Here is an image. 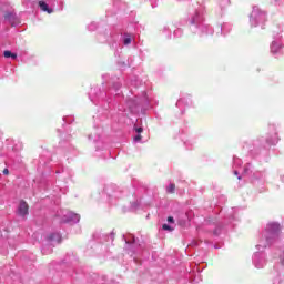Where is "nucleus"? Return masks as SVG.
Wrapping results in <instances>:
<instances>
[{
  "label": "nucleus",
  "instance_id": "obj_1",
  "mask_svg": "<svg viewBox=\"0 0 284 284\" xmlns=\"http://www.w3.org/2000/svg\"><path fill=\"white\" fill-rule=\"evenodd\" d=\"M280 232H281V225L278 223H268L264 232V236L266 239V245H272V242L278 239Z\"/></svg>",
  "mask_w": 284,
  "mask_h": 284
},
{
  "label": "nucleus",
  "instance_id": "obj_2",
  "mask_svg": "<svg viewBox=\"0 0 284 284\" xmlns=\"http://www.w3.org/2000/svg\"><path fill=\"white\" fill-rule=\"evenodd\" d=\"M266 19H267V16L265 14V12L261 11L258 7L253 8V11L250 18V22L252 26L256 27L258 26V23H265Z\"/></svg>",
  "mask_w": 284,
  "mask_h": 284
},
{
  "label": "nucleus",
  "instance_id": "obj_3",
  "mask_svg": "<svg viewBox=\"0 0 284 284\" xmlns=\"http://www.w3.org/2000/svg\"><path fill=\"white\" fill-rule=\"evenodd\" d=\"M39 8L42 10V12H48V14H52L54 12V0H40L39 1Z\"/></svg>",
  "mask_w": 284,
  "mask_h": 284
},
{
  "label": "nucleus",
  "instance_id": "obj_4",
  "mask_svg": "<svg viewBox=\"0 0 284 284\" xmlns=\"http://www.w3.org/2000/svg\"><path fill=\"white\" fill-rule=\"evenodd\" d=\"M28 203H26L24 201H21L19 206H18V214L19 216H28Z\"/></svg>",
  "mask_w": 284,
  "mask_h": 284
},
{
  "label": "nucleus",
  "instance_id": "obj_5",
  "mask_svg": "<svg viewBox=\"0 0 284 284\" xmlns=\"http://www.w3.org/2000/svg\"><path fill=\"white\" fill-rule=\"evenodd\" d=\"M65 221L67 223H79V221H81V216L77 213L68 212Z\"/></svg>",
  "mask_w": 284,
  "mask_h": 284
},
{
  "label": "nucleus",
  "instance_id": "obj_6",
  "mask_svg": "<svg viewBox=\"0 0 284 284\" xmlns=\"http://www.w3.org/2000/svg\"><path fill=\"white\" fill-rule=\"evenodd\" d=\"M261 254L256 253L253 257V262L255 267H257V270H261V267H263V265H265V260L260 257Z\"/></svg>",
  "mask_w": 284,
  "mask_h": 284
},
{
  "label": "nucleus",
  "instance_id": "obj_7",
  "mask_svg": "<svg viewBox=\"0 0 284 284\" xmlns=\"http://www.w3.org/2000/svg\"><path fill=\"white\" fill-rule=\"evenodd\" d=\"M202 21H203V13L196 11L191 19V23H193V26H199V23H202Z\"/></svg>",
  "mask_w": 284,
  "mask_h": 284
},
{
  "label": "nucleus",
  "instance_id": "obj_8",
  "mask_svg": "<svg viewBox=\"0 0 284 284\" xmlns=\"http://www.w3.org/2000/svg\"><path fill=\"white\" fill-rule=\"evenodd\" d=\"M281 48H283V45H281V43L273 41L271 44V52H273V54H276V52H278V50H281Z\"/></svg>",
  "mask_w": 284,
  "mask_h": 284
},
{
  "label": "nucleus",
  "instance_id": "obj_9",
  "mask_svg": "<svg viewBox=\"0 0 284 284\" xmlns=\"http://www.w3.org/2000/svg\"><path fill=\"white\" fill-rule=\"evenodd\" d=\"M123 43H124V45H130V43H132V37H130V34L125 33Z\"/></svg>",
  "mask_w": 284,
  "mask_h": 284
},
{
  "label": "nucleus",
  "instance_id": "obj_10",
  "mask_svg": "<svg viewBox=\"0 0 284 284\" xmlns=\"http://www.w3.org/2000/svg\"><path fill=\"white\" fill-rule=\"evenodd\" d=\"M175 185L174 184H170L168 187H166V192H169V194H172L175 190Z\"/></svg>",
  "mask_w": 284,
  "mask_h": 284
},
{
  "label": "nucleus",
  "instance_id": "obj_11",
  "mask_svg": "<svg viewBox=\"0 0 284 284\" xmlns=\"http://www.w3.org/2000/svg\"><path fill=\"white\" fill-rule=\"evenodd\" d=\"M3 55L6 59H10V57H12V53L10 51H4Z\"/></svg>",
  "mask_w": 284,
  "mask_h": 284
},
{
  "label": "nucleus",
  "instance_id": "obj_12",
  "mask_svg": "<svg viewBox=\"0 0 284 284\" xmlns=\"http://www.w3.org/2000/svg\"><path fill=\"white\" fill-rule=\"evenodd\" d=\"M163 230H168L169 232H172V226L168 224H163Z\"/></svg>",
  "mask_w": 284,
  "mask_h": 284
},
{
  "label": "nucleus",
  "instance_id": "obj_13",
  "mask_svg": "<svg viewBox=\"0 0 284 284\" xmlns=\"http://www.w3.org/2000/svg\"><path fill=\"white\" fill-rule=\"evenodd\" d=\"M139 141H141V134H138L134 136V142L139 143Z\"/></svg>",
  "mask_w": 284,
  "mask_h": 284
},
{
  "label": "nucleus",
  "instance_id": "obj_14",
  "mask_svg": "<svg viewBox=\"0 0 284 284\" xmlns=\"http://www.w3.org/2000/svg\"><path fill=\"white\" fill-rule=\"evenodd\" d=\"M135 132H136L138 134H141V132H143V128H141V126L135 128Z\"/></svg>",
  "mask_w": 284,
  "mask_h": 284
},
{
  "label": "nucleus",
  "instance_id": "obj_15",
  "mask_svg": "<svg viewBox=\"0 0 284 284\" xmlns=\"http://www.w3.org/2000/svg\"><path fill=\"white\" fill-rule=\"evenodd\" d=\"M168 222H169V223H174V217L169 216V217H168Z\"/></svg>",
  "mask_w": 284,
  "mask_h": 284
},
{
  "label": "nucleus",
  "instance_id": "obj_16",
  "mask_svg": "<svg viewBox=\"0 0 284 284\" xmlns=\"http://www.w3.org/2000/svg\"><path fill=\"white\" fill-rule=\"evenodd\" d=\"M3 174L8 175V174H10V171L8 169H4Z\"/></svg>",
  "mask_w": 284,
  "mask_h": 284
},
{
  "label": "nucleus",
  "instance_id": "obj_17",
  "mask_svg": "<svg viewBox=\"0 0 284 284\" xmlns=\"http://www.w3.org/2000/svg\"><path fill=\"white\" fill-rule=\"evenodd\" d=\"M11 59H17V53H11V57H10Z\"/></svg>",
  "mask_w": 284,
  "mask_h": 284
},
{
  "label": "nucleus",
  "instance_id": "obj_18",
  "mask_svg": "<svg viewBox=\"0 0 284 284\" xmlns=\"http://www.w3.org/2000/svg\"><path fill=\"white\" fill-rule=\"evenodd\" d=\"M234 163H241V160L239 158L234 159Z\"/></svg>",
  "mask_w": 284,
  "mask_h": 284
},
{
  "label": "nucleus",
  "instance_id": "obj_19",
  "mask_svg": "<svg viewBox=\"0 0 284 284\" xmlns=\"http://www.w3.org/2000/svg\"><path fill=\"white\" fill-rule=\"evenodd\" d=\"M174 34L176 36V34H181V30H176L175 32H174Z\"/></svg>",
  "mask_w": 284,
  "mask_h": 284
},
{
  "label": "nucleus",
  "instance_id": "obj_20",
  "mask_svg": "<svg viewBox=\"0 0 284 284\" xmlns=\"http://www.w3.org/2000/svg\"><path fill=\"white\" fill-rule=\"evenodd\" d=\"M42 254H48V252H45V248H42Z\"/></svg>",
  "mask_w": 284,
  "mask_h": 284
},
{
  "label": "nucleus",
  "instance_id": "obj_21",
  "mask_svg": "<svg viewBox=\"0 0 284 284\" xmlns=\"http://www.w3.org/2000/svg\"><path fill=\"white\" fill-rule=\"evenodd\" d=\"M260 247H261V244L257 245V248H258V250H260Z\"/></svg>",
  "mask_w": 284,
  "mask_h": 284
},
{
  "label": "nucleus",
  "instance_id": "obj_22",
  "mask_svg": "<svg viewBox=\"0 0 284 284\" xmlns=\"http://www.w3.org/2000/svg\"><path fill=\"white\" fill-rule=\"evenodd\" d=\"M234 174H239V172H237V171H235V172H234Z\"/></svg>",
  "mask_w": 284,
  "mask_h": 284
}]
</instances>
